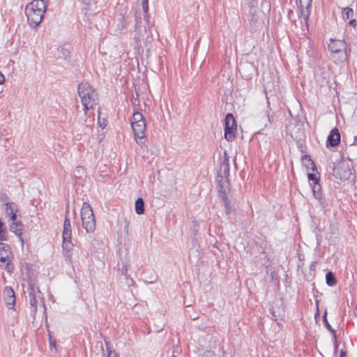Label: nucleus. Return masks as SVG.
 Masks as SVG:
<instances>
[{
  "label": "nucleus",
  "instance_id": "21",
  "mask_svg": "<svg viewBox=\"0 0 357 357\" xmlns=\"http://www.w3.org/2000/svg\"><path fill=\"white\" fill-rule=\"evenodd\" d=\"M136 31L138 33L137 36H135V38L137 40H142L144 38V32H146V26H144L143 29H142L141 26H137Z\"/></svg>",
  "mask_w": 357,
  "mask_h": 357
},
{
  "label": "nucleus",
  "instance_id": "20",
  "mask_svg": "<svg viewBox=\"0 0 357 357\" xmlns=\"http://www.w3.org/2000/svg\"><path fill=\"white\" fill-rule=\"evenodd\" d=\"M135 212L141 215L144 211V202H135Z\"/></svg>",
  "mask_w": 357,
  "mask_h": 357
},
{
  "label": "nucleus",
  "instance_id": "9",
  "mask_svg": "<svg viewBox=\"0 0 357 357\" xmlns=\"http://www.w3.org/2000/svg\"><path fill=\"white\" fill-rule=\"evenodd\" d=\"M328 48L335 63H340L346 59L347 44L344 40L331 39Z\"/></svg>",
  "mask_w": 357,
  "mask_h": 357
},
{
  "label": "nucleus",
  "instance_id": "3",
  "mask_svg": "<svg viewBox=\"0 0 357 357\" xmlns=\"http://www.w3.org/2000/svg\"><path fill=\"white\" fill-rule=\"evenodd\" d=\"M78 95L84 107V115L97 105L98 94L94 88L87 82H82L78 86Z\"/></svg>",
  "mask_w": 357,
  "mask_h": 357
},
{
  "label": "nucleus",
  "instance_id": "34",
  "mask_svg": "<svg viewBox=\"0 0 357 357\" xmlns=\"http://www.w3.org/2000/svg\"><path fill=\"white\" fill-rule=\"evenodd\" d=\"M345 356H346V352L344 351H342L340 357H345Z\"/></svg>",
  "mask_w": 357,
  "mask_h": 357
},
{
  "label": "nucleus",
  "instance_id": "5",
  "mask_svg": "<svg viewBox=\"0 0 357 357\" xmlns=\"http://www.w3.org/2000/svg\"><path fill=\"white\" fill-rule=\"evenodd\" d=\"M6 215L12 221L10 225V231L14 233L22 244V224L20 220H17V213H19L17 208L15 202H6L5 205Z\"/></svg>",
  "mask_w": 357,
  "mask_h": 357
},
{
  "label": "nucleus",
  "instance_id": "27",
  "mask_svg": "<svg viewBox=\"0 0 357 357\" xmlns=\"http://www.w3.org/2000/svg\"><path fill=\"white\" fill-rule=\"evenodd\" d=\"M50 349H52L53 348L56 347V341L55 340H53L52 337H50Z\"/></svg>",
  "mask_w": 357,
  "mask_h": 357
},
{
  "label": "nucleus",
  "instance_id": "17",
  "mask_svg": "<svg viewBox=\"0 0 357 357\" xmlns=\"http://www.w3.org/2000/svg\"><path fill=\"white\" fill-rule=\"evenodd\" d=\"M326 284L330 287L334 286L337 282L333 273L331 271H329L326 273Z\"/></svg>",
  "mask_w": 357,
  "mask_h": 357
},
{
  "label": "nucleus",
  "instance_id": "37",
  "mask_svg": "<svg viewBox=\"0 0 357 357\" xmlns=\"http://www.w3.org/2000/svg\"><path fill=\"white\" fill-rule=\"evenodd\" d=\"M136 201H139V202H141V201H144L142 197H138Z\"/></svg>",
  "mask_w": 357,
  "mask_h": 357
},
{
  "label": "nucleus",
  "instance_id": "18",
  "mask_svg": "<svg viewBox=\"0 0 357 357\" xmlns=\"http://www.w3.org/2000/svg\"><path fill=\"white\" fill-rule=\"evenodd\" d=\"M7 240V231L4 227V223L0 220V241Z\"/></svg>",
  "mask_w": 357,
  "mask_h": 357
},
{
  "label": "nucleus",
  "instance_id": "8",
  "mask_svg": "<svg viewBox=\"0 0 357 357\" xmlns=\"http://www.w3.org/2000/svg\"><path fill=\"white\" fill-rule=\"evenodd\" d=\"M72 238V231H71V226L70 221L68 218H66L63 222V229L62 234L63 243H62V249L64 257L66 260L71 262L72 258V250L73 249L74 245L71 241Z\"/></svg>",
  "mask_w": 357,
  "mask_h": 357
},
{
  "label": "nucleus",
  "instance_id": "35",
  "mask_svg": "<svg viewBox=\"0 0 357 357\" xmlns=\"http://www.w3.org/2000/svg\"><path fill=\"white\" fill-rule=\"evenodd\" d=\"M81 170H83V169L81 167H77V171L79 172Z\"/></svg>",
  "mask_w": 357,
  "mask_h": 357
},
{
  "label": "nucleus",
  "instance_id": "38",
  "mask_svg": "<svg viewBox=\"0 0 357 357\" xmlns=\"http://www.w3.org/2000/svg\"><path fill=\"white\" fill-rule=\"evenodd\" d=\"M128 223L126 221V228L128 229Z\"/></svg>",
  "mask_w": 357,
  "mask_h": 357
},
{
  "label": "nucleus",
  "instance_id": "26",
  "mask_svg": "<svg viewBox=\"0 0 357 357\" xmlns=\"http://www.w3.org/2000/svg\"><path fill=\"white\" fill-rule=\"evenodd\" d=\"M324 323H325V325H326V328H327L329 331H332V332L334 333H335V331H334L333 329H332V328H331V325H330V324H329V323L328 322V321H327V319H326V315H324Z\"/></svg>",
  "mask_w": 357,
  "mask_h": 357
},
{
  "label": "nucleus",
  "instance_id": "16",
  "mask_svg": "<svg viewBox=\"0 0 357 357\" xmlns=\"http://www.w3.org/2000/svg\"><path fill=\"white\" fill-rule=\"evenodd\" d=\"M312 190L315 199L319 200L322 199L321 188L319 183H314L312 186Z\"/></svg>",
  "mask_w": 357,
  "mask_h": 357
},
{
  "label": "nucleus",
  "instance_id": "10",
  "mask_svg": "<svg viewBox=\"0 0 357 357\" xmlns=\"http://www.w3.org/2000/svg\"><path fill=\"white\" fill-rule=\"evenodd\" d=\"M82 226L87 233H92L96 228V220L92 208L88 202H84L81 209Z\"/></svg>",
  "mask_w": 357,
  "mask_h": 357
},
{
  "label": "nucleus",
  "instance_id": "19",
  "mask_svg": "<svg viewBox=\"0 0 357 357\" xmlns=\"http://www.w3.org/2000/svg\"><path fill=\"white\" fill-rule=\"evenodd\" d=\"M354 15V10L352 8H344L342 10V16L343 18L345 20L349 19L351 17H352Z\"/></svg>",
  "mask_w": 357,
  "mask_h": 357
},
{
  "label": "nucleus",
  "instance_id": "25",
  "mask_svg": "<svg viewBox=\"0 0 357 357\" xmlns=\"http://www.w3.org/2000/svg\"><path fill=\"white\" fill-rule=\"evenodd\" d=\"M303 162H309V164H310V165H312V167H314V162H313V161L310 158V157H309V156H307V155H305V156H304V157L303 158Z\"/></svg>",
  "mask_w": 357,
  "mask_h": 357
},
{
  "label": "nucleus",
  "instance_id": "13",
  "mask_svg": "<svg viewBox=\"0 0 357 357\" xmlns=\"http://www.w3.org/2000/svg\"><path fill=\"white\" fill-rule=\"evenodd\" d=\"M4 301L8 308L13 309L15 304V295L13 289L6 287L3 291Z\"/></svg>",
  "mask_w": 357,
  "mask_h": 357
},
{
  "label": "nucleus",
  "instance_id": "23",
  "mask_svg": "<svg viewBox=\"0 0 357 357\" xmlns=\"http://www.w3.org/2000/svg\"><path fill=\"white\" fill-rule=\"evenodd\" d=\"M149 0H142V9L145 13H148L149 10Z\"/></svg>",
  "mask_w": 357,
  "mask_h": 357
},
{
  "label": "nucleus",
  "instance_id": "12",
  "mask_svg": "<svg viewBox=\"0 0 357 357\" xmlns=\"http://www.w3.org/2000/svg\"><path fill=\"white\" fill-rule=\"evenodd\" d=\"M236 123L231 114H227L225 120V137L228 141H232L235 138Z\"/></svg>",
  "mask_w": 357,
  "mask_h": 357
},
{
  "label": "nucleus",
  "instance_id": "11",
  "mask_svg": "<svg viewBox=\"0 0 357 357\" xmlns=\"http://www.w3.org/2000/svg\"><path fill=\"white\" fill-rule=\"evenodd\" d=\"M12 252L8 245L0 243V261L1 266L8 273H12L13 266L12 261Z\"/></svg>",
  "mask_w": 357,
  "mask_h": 357
},
{
  "label": "nucleus",
  "instance_id": "39",
  "mask_svg": "<svg viewBox=\"0 0 357 357\" xmlns=\"http://www.w3.org/2000/svg\"><path fill=\"white\" fill-rule=\"evenodd\" d=\"M223 356H224V357H227V355H226V352H225V351H224V352H223Z\"/></svg>",
  "mask_w": 357,
  "mask_h": 357
},
{
  "label": "nucleus",
  "instance_id": "15",
  "mask_svg": "<svg viewBox=\"0 0 357 357\" xmlns=\"http://www.w3.org/2000/svg\"><path fill=\"white\" fill-rule=\"evenodd\" d=\"M312 0H300L301 15L304 20H307L310 15V8L311 7Z\"/></svg>",
  "mask_w": 357,
  "mask_h": 357
},
{
  "label": "nucleus",
  "instance_id": "14",
  "mask_svg": "<svg viewBox=\"0 0 357 357\" xmlns=\"http://www.w3.org/2000/svg\"><path fill=\"white\" fill-rule=\"evenodd\" d=\"M340 142V134L337 128H333L327 139V145L331 146H337Z\"/></svg>",
  "mask_w": 357,
  "mask_h": 357
},
{
  "label": "nucleus",
  "instance_id": "32",
  "mask_svg": "<svg viewBox=\"0 0 357 357\" xmlns=\"http://www.w3.org/2000/svg\"><path fill=\"white\" fill-rule=\"evenodd\" d=\"M86 121H87L86 120L82 119V118H79V122L82 123V124H85L86 123Z\"/></svg>",
  "mask_w": 357,
  "mask_h": 357
},
{
  "label": "nucleus",
  "instance_id": "4",
  "mask_svg": "<svg viewBox=\"0 0 357 357\" xmlns=\"http://www.w3.org/2000/svg\"><path fill=\"white\" fill-rule=\"evenodd\" d=\"M130 123L137 144L142 148L146 146V137L145 135L146 124L142 114L138 112H134Z\"/></svg>",
  "mask_w": 357,
  "mask_h": 357
},
{
  "label": "nucleus",
  "instance_id": "36",
  "mask_svg": "<svg viewBox=\"0 0 357 357\" xmlns=\"http://www.w3.org/2000/svg\"><path fill=\"white\" fill-rule=\"evenodd\" d=\"M208 356H209V357H214V354H212V353H210V352H209V353L208 354Z\"/></svg>",
  "mask_w": 357,
  "mask_h": 357
},
{
  "label": "nucleus",
  "instance_id": "28",
  "mask_svg": "<svg viewBox=\"0 0 357 357\" xmlns=\"http://www.w3.org/2000/svg\"><path fill=\"white\" fill-rule=\"evenodd\" d=\"M229 204H230V202H225V208L227 213H231V211H229Z\"/></svg>",
  "mask_w": 357,
  "mask_h": 357
},
{
  "label": "nucleus",
  "instance_id": "22",
  "mask_svg": "<svg viewBox=\"0 0 357 357\" xmlns=\"http://www.w3.org/2000/svg\"><path fill=\"white\" fill-rule=\"evenodd\" d=\"M307 177H308L309 181L313 182V185L314 183H318V182H317L318 179H317V178L315 174H308Z\"/></svg>",
  "mask_w": 357,
  "mask_h": 357
},
{
  "label": "nucleus",
  "instance_id": "2",
  "mask_svg": "<svg viewBox=\"0 0 357 357\" xmlns=\"http://www.w3.org/2000/svg\"><path fill=\"white\" fill-rule=\"evenodd\" d=\"M48 0H33L25 8L28 24L33 28L38 26L43 20Z\"/></svg>",
  "mask_w": 357,
  "mask_h": 357
},
{
  "label": "nucleus",
  "instance_id": "29",
  "mask_svg": "<svg viewBox=\"0 0 357 357\" xmlns=\"http://www.w3.org/2000/svg\"><path fill=\"white\" fill-rule=\"evenodd\" d=\"M266 117L268 119V121L270 123H272L274 122V119L273 116H270L268 114H266Z\"/></svg>",
  "mask_w": 357,
  "mask_h": 357
},
{
  "label": "nucleus",
  "instance_id": "31",
  "mask_svg": "<svg viewBox=\"0 0 357 357\" xmlns=\"http://www.w3.org/2000/svg\"><path fill=\"white\" fill-rule=\"evenodd\" d=\"M349 24H351V26H356V20H351L349 21Z\"/></svg>",
  "mask_w": 357,
  "mask_h": 357
},
{
  "label": "nucleus",
  "instance_id": "30",
  "mask_svg": "<svg viewBox=\"0 0 357 357\" xmlns=\"http://www.w3.org/2000/svg\"><path fill=\"white\" fill-rule=\"evenodd\" d=\"M5 81V77L4 75L0 73V84H3Z\"/></svg>",
  "mask_w": 357,
  "mask_h": 357
},
{
  "label": "nucleus",
  "instance_id": "7",
  "mask_svg": "<svg viewBox=\"0 0 357 357\" xmlns=\"http://www.w3.org/2000/svg\"><path fill=\"white\" fill-rule=\"evenodd\" d=\"M353 165L351 160H342L334 164L333 174L336 180L340 181L354 179Z\"/></svg>",
  "mask_w": 357,
  "mask_h": 357
},
{
  "label": "nucleus",
  "instance_id": "6",
  "mask_svg": "<svg viewBox=\"0 0 357 357\" xmlns=\"http://www.w3.org/2000/svg\"><path fill=\"white\" fill-rule=\"evenodd\" d=\"M27 283L29 303L31 310L36 311L38 298H40V291L37 285L36 271L29 267L27 268Z\"/></svg>",
  "mask_w": 357,
  "mask_h": 357
},
{
  "label": "nucleus",
  "instance_id": "33",
  "mask_svg": "<svg viewBox=\"0 0 357 357\" xmlns=\"http://www.w3.org/2000/svg\"><path fill=\"white\" fill-rule=\"evenodd\" d=\"M108 357H117L116 353H112L110 352L108 355Z\"/></svg>",
  "mask_w": 357,
  "mask_h": 357
},
{
  "label": "nucleus",
  "instance_id": "24",
  "mask_svg": "<svg viewBox=\"0 0 357 357\" xmlns=\"http://www.w3.org/2000/svg\"><path fill=\"white\" fill-rule=\"evenodd\" d=\"M128 264H123V268H122V274L124 275L126 278L128 277Z\"/></svg>",
  "mask_w": 357,
  "mask_h": 357
},
{
  "label": "nucleus",
  "instance_id": "1",
  "mask_svg": "<svg viewBox=\"0 0 357 357\" xmlns=\"http://www.w3.org/2000/svg\"><path fill=\"white\" fill-rule=\"evenodd\" d=\"M229 164L227 153H224V156L221 158L220 168L217 174V183L219 197L222 201H227L229 199Z\"/></svg>",
  "mask_w": 357,
  "mask_h": 357
}]
</instances>
